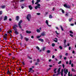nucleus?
Here are the masks:
<instances>
[{
  "mask_svg": "<svg viewBox=\"0 0 76 76\" xmlns=\"http://www.w3.org/2000/svg\"><path fill=\"white\" fill-rule=\"evenodd\" d=\"M16 27H18V26L16 25H15L13 26L12 28L15 32V34L16 35H18L19 34V33L18 32V29L16 28Z\"/></svg>",
  "mask_w": 76,
  "mask_h": 76,
  "instance_id": "nucleus-1",
  "label": "nucleus"
},
{
  "mask_svg": "<svg viewBox=\"0 0 76 76\" xmlns=\"http://www.w3.org/2000/svg\"><path fill=\"white\" fill-rule=\"evenodd\" d=\"M26 18L28 21H30V20L31 19L32 17L31 16V15L30 14H28L27 15Z\"/></svg>",
  "mask_w": 76,
  "mask_h": 76,
  "instance_id": "nucleus-2",
  "label": "nucleus"
},
{
  "mask_svg": "<svg viewBox=\"0 0 76 76\" xmlns=\"http://www.w3.org/2000/svg\"><path fill=\"white\" fill-rule=\"evenodd\" d=\"M64 7H65V8H66L67 9H70V8H71V7L70 6V5H67V4H64Z\"/></svg>",
  "mask_w": 76,
  "mask_h": 76,
  "instance_id": "nucleus-3",
  "label": "nucleus"
},
{
  "mask_svg": "<svg viewBox=\"0 0 76 76\" xmlns=\"http://www.w3.org/2000/svg\"><path fill=\"white\" fill-rule=\"evenodd\" d=\"M22 20H21L18 23V27L20 29H22V26H21V23H22Z\"/></svg>",
  "mask_w": 76,
  "mask_h": 76,
  "instance_id": "nucleus-4",
  "label": "nucleus"
},
{
  "mask_svg": "<svg viewBox=\"0 0 76 76\" xmlns=\"http://www.w3.org/2000/svg\"><path fill=\"white\" fill-rule=\"evenodd\" d=\"M60 70H61V68H59L58 69L57 71L58 73L56 75V76H58L59 75H60L61 72H60Z\"/></svg>",
  "mask_w": 76,
  "mask_h": 76,
  "instance_id": "nucleus-5",
  "label": "nucleus"
},
{
  "mask_svg": "<svg viewBox=\"0 0 76 76\" xmlns=\"http://www.w3.org/2000/svg\"><path fill=\"white\" fill-rule=\"evenodd\" d=\"M40 6H41V5H40V4H37V5L35 7V9H37L38 8V9H40V8H41Z\"/></svg>",
  "mask_w": 76,
  "mask_h": 76,
  "instance_id": "nucleus-6",
  "label": "nucleus"
},
{
  "mask_svg": "<svg viewBox=\"0 0 76 76\" xmlns=\"http://www.w3.org/2000/svg\"><path fill=\"white\" fill-rule=\"evenodd\" d=\"M31 71H32L33 72H35V71L33 70V68H30L29 69V71H28L29 73V72H31Z\"/></svg>",
  "mask_w": 76,
  "mask_h": 76,
  "instance_id": "nucleus-7",
  "label": "nucleus"
},
{
  "mask_svg": "<svg viewBox=\"0 0 76 76\" xmlns=\"http://www.w3.org/2000/svg\"><path fill=\"white\" fill-rule=\"evenodd\" d=\"M15 20H17V21H19V16H17L15 17Z\"/></svg>",
  "mask_w": 76,
  "mask_h": 76,
  "instance_id": "nucleus-8",
  "label": "nucleus"
},
{
  "mask_svg": "<svg viewBox=\"0 0 76 76\" xmlns=\"http://www.w3.org/2000/svg\"><path fill=\"white\" fill-rule=\"evenodd\" d=\"M64 73H65V75H67V73H68V69H66V71L65 69L64 70Z\"/></svg>",
  "mask_w": 76,
  "mask_h": 76,
  "instance_id": "nucleus-9",
  "label": "nucleus"
},
{
  "mask_svg": "<svg viewBox=\"0 0 76 76\" xmlns=\"http://www.w3.org/2000/svg\"><path fill=\"white\" fill-rule=\"evenodd\" d=\"M54 39H55L53 40V41L55 42H57V41H58V39L55 38Z\"/></svg>",
  "mask_w": 76,
  "mask_h": 76,
  "instance_id": "nucleus-10",
  "label": "nucleus"
},
{
  "mask_svg": "<svg viewBox=\"0 0 76 76\" xmlns=\"http://www.w3.org/2000/svg\"><path fill=\"white\" fill-rule=\"evenodd\" d=\"M26 34H31V33H32V32L31 31H28V30H26Z\"/></svg>",
  "mask_w": 76,
  "mask_h": 76,
  "instance_id": "nucleus-11",
  "label": "nucleus"
},
{
  "mask_svg": "<svg viewBox=\"0 0 76 76\" xmlns=\"http://www.w3.org/2000/svg\"><path fill=\"white\" fill-rule=\"evenodd\" d=\"M28 7L30 10H32V9H33V7H32V6H31V5H29L28 6Z\"/></svg>",
  "mask_w": 76,
  "mask_h": 76,
  "instance_id": "nucleus-12",
  "label": "nucleus"
},
{
  "mask_svg": "<svg viewBox=\"0 0 76 76\" xmlns=\"http://www.w3.org/2000/svg\"><path fill=\"white\" fill-rule=\"evenodd\" d=\"M46 23L47 24V25L49 26H51V25H49L48 24V21L47 20H46Z\"/></svg>",
  "mask_w": 76,
  "mask_h": 76,
  "instance_id": "nucleus-13",
  "label": "nucleus"
},
{
  "mask_svg": "<svg viewBox=\"0 0 76 76\" xmlns=\"http://www.w3.org/2000/svg\"><path fill=\"white\" fill-rule=\"evenodd\" d=\"M39 40L40 41H41L42 42H44V39H39Z\"/></svg>",
  "mask_w": 76,
  "mask_h": 76,
  "instance_id": "nucleus-14",
  "label": "nucleus"
},
{
  "mask_svg": "<svg viewBox=\"0 0 76 76\" xmlns=\"http://www.w3.org/2000/svg\"><path fill=\"white\" fill-rule=\"evenodd\" d=\"M7 20V17L6 16H5L4 20Z\"/></svg>",
  "mask_w": 76,
  "mask_h": 76,
  "instance_id": "nucleus-15",
  "label": "nucleus"
},
{
  "mask_svg": "<svg viewBox=\"0 0 76 76\" xmlns=\"http://www.w3.org/2000/svg\"><path fill=\"white\" fill-rule=\"evenodd\" d=\"M24 39L26 40V41H28L29 39L27 37H25Z\"/></svg>",
  "mask_w": 76,
  "mask_h": 76,
  "instance_id": "nucleus-16",
  "label": "nucleus"
},
{
  "mask_svg": "<svg viewBox=\"0 0 76 76\" xmlns=\"http://www.w3.org/2000/svg\"><path fill=\"white\" fill-rule=\"evenodd\" d=\"M60 10H61L62 12L63 13H64V11L61 8H60Z\"/></svg>",
  "mask_w": 76,
  "mask_h": 76,
  "instance_id": "nucleus-17",
  "label": "nucleus"
},
{
  "mask_svg": "<svg viewBox=\"0 0 76 76\" xmlns=\"http://www.w3.org/2000/svg\"><path fill=\"white\" fill-rule=\"evenodd\" d=\"M45 35V32H43L41 34V35L42 36H44Z\"/></svg>",
  "mask_w": 76,
  "mask_h": 76,
  "instance_id": "nucleus-18",
  "label": "nucleus"
},
{
  "mask_svg": "<svg viewBox=\"0 0 76 76\" xmlns=\"http://www.w3.org/2000/svg\"><path fill=\"white\" fill-rule=\"evenodd\" d=\"M60 28H61V30H62V31H63L64 30V29L63 28V26H62L61 25L60 26Z\"/></svg>",
  "mask_w": 76,
  "mask_h": 76,
  "instance_id": "nucleus-19",
  "label": "nucleus"
},
{
  "mask_svg": "<svg viewBox=\"0 0 76 76\" xmlns=\"http://www.w3.org/2000/svg\"><path fill=\"white\" fill-rule=\"evenodd\" d=\"M7 73V75H8V74H10V75H11V74H12V73H11V72L10 71H9V70H8Z\"/></svg>",
  "mask_w": 76,
  "mask_h": 76,
  "instance_id": "nucleus-20",
  "label": "nucleus"
},
{
  "mask_svg": "<svg viewBox=\"0 0 76 76\" xmlns=\"http://www.w3.org/2000/svg\"><path fill=\"white\" fill-rule=\"evenodd\" d=\"M72 72H76V70L75 69H74V68H72L71 69Z\"/></svg>",
  "mask_w": 76,
  "mask_h": 76,
  "instance_id": "nucleus-21",
  "label": "nucleus"
},
{
  "mask_svg": "<svg viewBox=\"0 0 76 76\" xmlns=\"http://www.w3.org/2000/svg\"><path fill=\"white\" fill-rule=\"evenodd\" d=\"M49 18H50V19H52V18H53V16H52L51 15H49Z\"/></svg>",
  "mask_w": 76,
  "mask_h": 76,
  "instance_id": "nucleus-22",
  "label": "nucleus"
},
{
  "mask_svg": "<svg viewBox=\"0 0 76 76\" xmlns=\"http://www.w3.org/2000/svg\"><path fill=\"white\" fill-rule=\"evenodd\" d=\"M56 70H57V68L54 69V70H53V71L54 73H56Z\"/></svg>",
  "mask_w": 76,
  "mask_h": 76,
  "instance_id": "nucleus-23",
  "label": "nucleus"
},
{
  "mask_svg": "<svg viewBox=\"0 0 76 76\" xmlns=\"http://www.w3.org/2000/svg\"><path fill=\"white\" fill-rule=\"evenodd\" d=\"M5 7H6V6L4 5L1 7V8H2V9H4V8H5Z\"/></svg>",
  "mask_w": 76,
  "mask_h": 76,
  "instance_id": "nucleus-24",
  "label": "nucleus"
},
{
  "mask_svg": "<svg viewBox=\"0 0 76 76\" xmlns=\"http://www.w3.org/2000/svg\"><path fill=\"white\" fill-rule=\"evenodd\" d=\"M73 19V18H69V22H71L72 21V20Z\"/></svg>",
  "mask_w": 76,
  "mask_h": 76,
  "instance_id": "nucleus-25",
  "label": "nucleus"
},
{
  "mask_svg": "<svg viewBox=\"0 0 76 76\" xmlns=\"http://www.w3.org/2000/svg\"><path fill=\"white\" fill-rule=\"evenodd\" d=\"M47 53H51V51L50 50H48L47 51Z\"/></svg>",
  "mask_w": 76,
  "mask_h": 76,
  "instance_id": "nucleus-26",
  "label": "nucleus"
},
{
  "mask_svg": "<svg viewBox=\"0 0 76 76\" xmlns=\"http://www.w3.org/2000/svg\"><path fill=\"white\" fill-rule=\"evenodd\" d=\"M20 37H21V39H23V36H22V34H20Z\"/></svg>",
  "mask_w": 76,
  "mask_h": 76,
  "instance_id": "nucleus-27",
  "label": "nucleus"
},
{
  "mask_svg": "<svg viewBox=\"0 0 76 76\" xmlns=\"http://www.w3.org/2000/svg\"><path fill=\"white\" fill-rule=\"evenodd\" d=\"M37 32H38V33L40 32V30H39V29H37Z\"/></svg>",
  "mask_w": 76,
  "mask_h": 76,
  "instance_id": "nucleus-28",
  "label": "nucleus"
},
{
  "mask_svg": "<svg viewBox=\"0 0 76 76\" xmlns=\"http://www.w3.org/2000/svg\"><path fill=\"white\" fill-rule=\"evenodd\" d=\"M39 63H38V62H36L35 63V66H37L38 64H39Z\"/></svg>",
  "mask_w": 76,
  "mask_h": 76,
  "instance_id": "nucleus-29",
  "label": "nucleus"
},
{
  "mask_svg": "<svg viewBox=\"0 0 76 76\" xmlns=\"http://www.w3.org/2000/svg\"><path fill=\"white\" fill-rule=\"evenodd\" d=\"M12 31L11 30L10 31H9V32H7V33L8 34H10L11 33H12Z\"/></svg>",
  "mask_w": 76,
  "mask_h": 76,
  "instance_id": "nucleus-30",
  "label": "nucleus"
},
{
  "mask_svg": "<svg viewBox=\"0 0 76 76\" xmlns=\"http://www.w3.org/2000/svg\"><path fill=\"white\" fill-rule=\"evenodd\" d=\"M37 63H39L40 61L39 60V59H37Z\"/></svg>",
  "mask_w": 76,
  "mask_h": 76,
  "instance_id": "nucleus-31",
  "label": "nucleus"
},
{
  "mask_svg": "<svg viewBox=\"0 0 76 76\" xmlns=\"http://www.w3.org/2000/svg\"><path fill=\"white\" fill-rule=\"evenodd\" d=\"M64 44H65V45H66V40L65 39L64 40Z\"/></svg>",
  "mask_w": 76,
  "mask_h": 76,
  "instance_id": "nucleus-32",
  "label": "nucleus"
},
{
  "mask_svg": "<svg viewBox=\"0 0 76 76\" xmlns=\"http://www.w3.org/2000/svg\"><path fill=\"white\" fill-rule=\"evenodd\" d=\"M25 3L23 4H22L21 5V6H25Z\"/></svg>",
  "mask_w": 76,
  "mask_h": 76,
  "instance_id": "nucleus-33",
  "label": "nucleus"
},
{
  "mask_svg": "<svg viewBox=\"0 0 76 76\" xmlns=\"http://www.w3.org/2000/svg\"><path fill=\"white\" fill-rule=\"evenodd\" d=\"M52 47H54L55 46V44L54 43H52Z\"/></svg>",
  "mask_w": 76,
  "mask_h": 76,
  "instance_id": "nucleus-34",
  "label": "nucleus"
},
{
  "mask_svg": "<svg viewBox=\"0 0 76 76\" xmlns=\"http://www.w3.org/2000/svg\"><path fill=\"white\" fill-rule=\"evenodd\" d=\"M61 61H60L58 63V64H61Z\"/></svg>",
  "mask_w": 76,
  "mask_h": 76,
  "instance_id": "nucleus-35",
  "label": "nucleus"
},
{
  "mask_svg": "<svg viewBox=\"0 0 76 76\" xmlns=\"http://www.w3.org/2000/svg\"><path fill=\"white\" fill-rule=\"evenodd\" d=\"M50 70H51V68H49L48 69H47V72H48V71H49Z\"/></svg>",
  "mask_w": 76,
  "mask_h": 76,
  "instance_id": "nucleus-36",
  "label": "nucleus"
},
{
  "mask_svg": "<svg viewBox=\"0 0 76 76\" xmlns=\"http://www.w3.org/2000/svg\"><path fill=\"white\" fill-rule=\"evenodd\" d=\"M32 4L33 5L34 4V0H32Z\"/></svg>",
  "mask_w": 76,
  "mask_h": 76,
  "instance_id": "nucleus-37",
  "label": "nucleus"
},
{
  "mask_svg": "<svg viewBox=\"0 0 76 76\" xmlns=\"http://www.w3.org/2000/svg\"><path fill=\"white\" fill-rule=\"evenodd\" d=\"M4 36L5 37H7V34H4Z\"/></svg>",
  "mask_w": 76,
  "mask_h": 76,
  "instance_id": "nucleus-38",
  "label": "nucleus"
},
{
  "mask_svg": "<svg viewBox=\"0 0 76 76\" xmlns=\"http://www.w3.org/2000/svg\"><path fill=\"white\" fill-rule=\"evenodd\" d=\"M69 35L70 37H73V35H72V34H70Z\"/></svg>",
  "mask_w": 76,
  "mask_h": 76,
  "instance_id": "nucleus-39",
  "label": "nucleus"
},
{
  "mask_svg": "<svg viewBox=\"0 0 76 76\" xmlns=\"http://www.w3.org/2000/svg\"><path fill=\"white\" fill-rule=\"evenodd\" d=\"M72 64V61L70 60L69 61V64Z\"/></svg>",
  "mask_w": 76,
  "mask_h": 76,
  "instance_id": "nucleus-40",
  "label": "nucleus"
},
{
  "mask_svg": "<svg viewBox=\"0 0 76 76\" xmlns=\"http://www.w3.org/2000/svg\"><path fill=\"white\" fill-rule=\"evenodd\" d=\"M70 72H68V76H70Z\"/></svg>",
  "mask_w": 76,
  "mask_h": 76,
  "instance_id": "nucleus-41",
  "label": "nucleus"
},
{
  "mask_svg": "<svg viewBox=\"0 0 76 76\" xmlns=\"http://www.w3.org/2000/svg\"><path fill=\"white\" fill-rule=\"evenodd\" d=\"M64 71V70H63V69H62L61 70V73H63Z\"/></svg>",
  "mask_w": 76,
  "mask_h": 76,
  "instance_id": "nucleus-42",
  "label": "nucleus"
},
{
  "mask_svg": "<svg viewBox=\"0 0 76 76\" xmlns=\"http://www.w3.org/2000/svg\"><path fill=\"white\" fill-rule=\"evenodd\" d=\"M3 14V12H2V11H0V15H2Z\"/></svg>",
  "mask_w": 76,
  "mask_h": 76,
  "instance_id": "nucleus-43",
  "label": "nucleus"
},
{
  "mask_svg": "<svg viewBox=\"0 0 76 76\" xmlns=\"http://www.w3.org/2000/svg\"><path fill=\"white\" fill-rule=\"evenodd\" d=\"M69 33H70V34H73V32L72 31H69Z\"/></svg>",
  "mask_w": 76,
  "mask_h": 76,
  "instance_id": "nucleus-44",
  "label": "nucleus"
},
{
  "mask_svg": "<svg viewBox=\"0 0 76 76\" xmlns=\"http://www.w3.org/2000/svg\"><path fill=\"white\" fill-rule=\"evenodd\" d=\"M37 15H41V13H37Z\"/></svg>",
  "mask_w": 76,
  "mask_h": 76,
  "instance_id": "nucleus-45",
  "label": "nucleus"
},
{
  "mask_svg": "<svg viewBox=\"0 0 76 76\" xmlns=\"http://www.w3.org/2000/svg\"><path fill=\"white\" fill-rule=\"evenodd\" d=\"M4 40H7V37H4Z\"/></svg>",
  "mask_w": 76,
  "mask_h": 76,
  "instance_id": "nucleus-46",
  "label": "nucleus"
},
{
  "mask_svg": "<svg viewBox=\"0 0 76 76\" xmlns=\"http://www.w3.org/2000/svg\"><path fill=\"white\" fill-rule=\"evenodd\" d=\"M39 2L38 1H37L35 3V4H38Z\"/></svg>",
  "mask_w": 76,
  "mask_h": 76,
  "instance_id": "nucleus-47",
  "label": "nucleus"
},
{
  "mask_svg": "<svg viewBox=\"0 0 76 76\" xmlns=\"http://www.w3.org/2000/svg\"><path fill=\"white\" fill-rule=\"evenodd\" d=\"M45 48H43L42 49V50L43 51H45Z\"/></svg>",
  "mask_w": 76,
  "mask_h": 76,
  "instance_id": "nucleus-48",
  "label": "nucleus"
},
{
  "mask_svg": "<svg viewBox=\"0 0 76 76\" xmlns=\"http://www.w3.org/2000/svg\"><path fill=\"white\" fill-rule=\"evenodd\" d=\"M55 58V56L54 55H53L52 56V58Z\"/></svg>",
  "mask_w": 76,
  "mask_h": 76,
  "instance_id": "nucleus-49",
  "label": "nucleus"
},
{
  "mask_svg": "<svg viewBox=\"0 0 76 76\" xmlns=\"http://www.w3.org/2000/svg\"><path fill=\"white\" fill-rule=\"evenodd\" d=\"M48 14V12H45V15H47Z\"/></svg>",
  "mask_w": 76,
  "mask_h": 76,
  "instance_id": "nucleus-50",
  "label": "nucleus"
},
{
  "mask_svg": "<svg viewBox=\"0 0 76 76\" xmlns=\"http://www.w3.org/2000/svg\"><path fill=\"white\" fill-rule=\"evenodd\" d=\"M64 59L65 60H66L67 59V58L66 57H65L64 58Z\"/></svg>",
  "mask_w": 76,
  "mask_h": 76,
  "instance_id": "nucleus-51",
  "label": "nucleus"
},
{
  "mask_svg": "<svg viewBox=\"0 0 76 76\" xmlns=\"http://www.w3.org/2000/svg\"><path fill=\"white\" fill-rule=\"evenodd\" d=\"M62 66H63V68L64 69V64H63Z\"/></svg>",
  "mask_w": 76,
  "mask_h": 76,
  "instance_id": "nucleus-52",
  "label": "nucleus"
},
{
  "mask_svg": "<svg viewBox=\"0 0 76 76\" xmlns=\"http://www.w3.org/2000/svg\"><path fill=\"white\" fill-rule=\"evenodd\" d=\"M70 25H71V26H74V24H71Z\"/></svg>",
  "mask_w": 76,
  "mask_h": 76,
  "instance_id": "nucleus-53",
  "label": "nucleus"
},
{
  "mask_svg": "<svg viewBox=\"0 0 76 76\" xmlns=\"http://www.w3.org/2000/svg\"><path fill=\"white\" fill-rule=\"evenodd\" d=\"M65 56H68V53H66Z\"/></svg>",
  "mask_w": 76,
  "mask_h": 76,
  "instance_id": "nucleus-54",
  "label": "nucleus"
},
{
  "mask_svg": "<svg viewBox=\"0 0 76 76\" xmlns=\"http://www.w3.org/2000/svg\"><path fill=\"white\" fill-rule=\"evenodd\" d=\"M49 66L50 67H53V66H52V65H49Z\"/></svg>",
  "mask_w": 76,
  "mask_h": 76,
  "instance_id": "nucleus-55",
  "label": "nucleus"
},
{
  "mask_svg": "<svg viewBox=\"0 0 76 76\" xmlns=\"http://www.w3.org/2000/svg\"><path fill=\"white\" fill-rule=\"evenodd\" d=\"M61 73V76H63V73Z\"/></svg>",
  "mask_w": 76,
  "mask_h": 76,
  "instance_id": "nucleus-56",
  "label": "nucleus"
},
{
  "mask_svg": "<svg viewBox=\"0 0 76 76\" xmlns=\"http://www.w3.org/2000/svg\"><path fill=\"white\" fill-rule=\"evenodd\" d=\"M25 1V0H20V2H22V1Z\"/></svg>",
  "mask_w": 76,
  "mask_h": 76,
  "instance_id": "nucleus-57",
  "label": "nucleus"
},
{
  "mask_svg": "<svg viewBox=\"0 0 76 76\" xmlns=\"http://www.w3.org/2000/svg\"><path fill=\"white\" fill-rule=\"evenodd\" d=\"M37 1H38L39 3V2H40V1H41V0H37Z\"/></svg>",
  "mask_w": 76,
  "mask_h": 76,
  "instance_id": "nucleus-58",
  "label": "nucleus"
},
{
  "mask_svg": "<svg viewBox=\"0 0 76 76\" xmlns=\"http://www.w3.org/2000/svg\"><path fill=\"white\" fill-rule=\"evenodd\" d=\"M71 66H72V67H73V64H71Z\"/></svg>",
  "mask_w": 76,
  "mask_h": 76,
  "instance_id": "nucleus-59",
  "label": "nucleus"
},
{
  "mask_svg": "<svg viewBox=\"0 0 76 76\" xmlns=\"http://www.w3.org/2000/svg\"><path fill=\"white\" fill-rule=\"evenodd\" d=\"M34 38V36H31V38L33 39V38Z\"/></svg>",
  "mask_w": 76,
  "mask_h": 76,
  "instance_id": "nucleus-60",
  "label": "nucleus"
},
{
  "mask_svg": "<svg viewBox=\"0 0 76 76\" xmlns=\"http://www.w3.org/2000/svg\"><path fill=\"white\" fill-rule=\"evenodd\" d=\"M9 56H12V53H9Z\"/></svg>",
  "mask_w": 76,
  "mask_h": 76,
  "instance_id": "nucleus-61",
  "label": "nucleus"
},
{
  "mask_svg": "<svg viewBox=\"0 0 76 76\" xmlns=\"http://www.w3.org/2000/svg\"><path fill=\"white\" fill-rule=\"evenodd\" d=\"M55 60H56V61H58V59L57 58H55Z\"/></svg>",
  "mask_w": 76,
  "mask_h": 76,
  "instance_id": "nucleus-62",
  "label": "nucleus"
},
{
  "mask_svg": "<svg viewBox=\"0 0 76 76\" xmlns=\"http://www.w3.org/2000/svg\"><path fill=\"white\" fill-rule=\"evenodd\" d=\"M21 7V9H23L24 8V7H23V6H22Z\"/></svg>",
  "mask_w": 76,
  "mask_h": 76,
  "instance_id": "nucleus-63",
  "label": "nucleus"
},
{
  "mask_svg": "<svg viewBox=\"0 0 76 76\" xmlns=\"http://www.w3.org/2000/svg\"><path fill=\"white\" fill-rule=\"evenodd\" d=\"M22 63L23 65H25V62H23Z\"/></svg>",
  "mask_w": 76,
  "mask_h": 76,
  "instance_id": "nucleus-64",
  "label": "nucleus"
}]
</instances>
